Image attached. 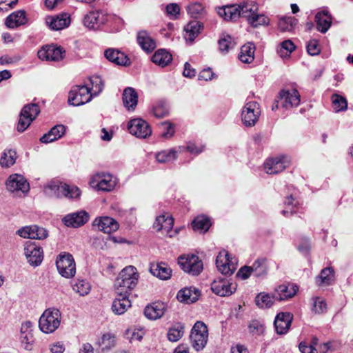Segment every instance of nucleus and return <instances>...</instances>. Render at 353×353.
<instances>
[{
  "instance_id": "f257e3e1",
  "label": "nucleus",
  "mask_w": 353,
  "mask_h": 353,
  "mask_svg": "<svg viewBox=\"0 0 353 353\" xmlns=\"http://www.w3.org/2000/svg\"><path fill=\"white\" fill-rule=\"evenodd\" d=\"M258 10V6L253 2H246L236 5L226 6L220 8L218 14L225 20L235 21L240 17L245 18L248 21Z\"/></svg>"
},
{
  "instance_id": "f03ea898",
  "label": "nucleus",
  "mask_w": 353,
  "mask_h": 353,
  "mask_svg": "<svg viewBox=\"0 0 353 353\" xmlns=\"http://www.w3.org/2000/svg\"><path fill=\"white\" fill-rule=\"evenodd\" d=\"M139 274L136 268L130 265L123 268L116 279L114 287L117 294H130L137 285Z\"/></svg>"
},
{
  "instance_id": "7ed1b4c3",
  "label": "nucleus",
  "mask_w": 353,
  "mask_h": 353,
  "mask_svg": "<svg viewBox=\"0 0 353 353\" xmlns=\"http://www.w3.org/2000/svg\"><path fill=\"white\" fill-rule=\"evenodd\" d=\"M61 323V312L58 309L49 308L44 311L39 319L40 330L46 334L52 333L59 326Z\"/></svg>"
},
{
  "instance_id": "20e7f679",
  "label": "nucleus",
  "mask_w": 353,
  "mask_h": 353,
  "mask_svg": "<svg viewBox=\"0 0 353 353\" xmlns=\"http://www.w3.org/2000/svg\"><path fill=\"white\" fill-rule=\"evenodd\" d=\"M190 337L192 345L195 350H203L208 339V330L206 325L201 321H197L192 329Z\"/></svg>"
},
{
  "instance_id": "39448f33",
  "label": "nucleus",
  "mask_w": 353,
  "mask_h": 353,
  "mask_svg": "<svg viewBox=\"0 0 353 353\" xmlns=\"http://www.w3.org/2000/svg\"><path fill=\"white\" fill-rule=\"evenodd\" d=\"M178 263L184 272L193 276L199 275L203 269L202 261L195 254L179 256Z\"/></svg>"
},
{
  "instance_id": "423d86ee",
  "label": "nucleus",
  "mask_w": 353,
  "mask_h": 353,
  "mask_svg": "<svg viewBox=\"0 0 353 353\" xmlns=\"http://www.w3.org/2000/svg\"><path fill=\"white\" fill-rule=\"evenodd\" d=\"M92 97L90 88L86 85H75L69 92L68 102L74 106H79L89 102Z\"/></svg>"
},
{
  "instance_id": "0eeeda50",
  "label": "nucleus",
  "mask_w": 353,
  "mask_h": 353,
  "mask_svg": "<svg viewBox=\"0 0 353 353\" xmlns=\"http://www.w3.org/2000/svg\"><path fill=\"white\" fill-rule=\"evenodd\" d=\"M59 273L63 277H73L76 273V265L73 256L69 253L60 254L56 261Z\"/></svg>"
},
{
  "instance_id": "6e6552de",
  "label": "nucleus",
  "mask_w": 353,
  "mask_h": 353,
  "mask_svg": "<svg viewBox=\"0 0 353 353\" xmlns=\"http://www.w3.org/2000/svg\"><path fill=\"white\" fill-rule=\"evenodd\" d=\"M261 111L259 105L256 101L248 102L241 112V119L246 127L254 126L259 120Z\"/></svg>"
},
{
  "instance_id": "1a4fd4ad",
  "label": "nucleus",
  "mask_w": 353,
  "mask_h": 353,
  "mask_svg": "<svg viewBox=\"0 0 353 353\" xmlns=\"http://www.w3.org/2000/svg\"><path fill=\"white\" fill-rule=\"evenodd\" d=\"M24 254L28 262L32 266L39 265L43 259V252L41 246L35 242L28 241L26 242Z\"/></svg>"
},
{
  "instance_id": "9d476101",
  "label": "nucleus",
  "mask_w": 353,
  "mask_h": 353,
  "mask_svg": "<svg viewBox=\"0 0 353 353\" xmlns=\"http://www.w3.org/2000/svg\"><path fill=\"white\" fill-rule=\"evenodd\" d=\"M130 133L138 138H146L152 134L149 124L141 118L131 119L128 123Z\"/></svg>"
},
{
  "instance_id": "9b49d317",
  "label": "nucleus",
  "mask_w": 353,
  "mask_h": 353,
  "mask_svg": "<svg viewBox=\"0 0 353 353\" xmlns=\"http://www.w3.org/2000/svg\"><path fill=\"white\" fill-rule=\"evenodd\" d=\"M65 51L61 46L48 45L38 51V57L41 60L59 61L65 57Z\"/></svg>"
},
{
  "instance_id": "f8f14e48",
  "label": "nucleus",
  "mask_w": 353,
  "mask_h": 353,
  "mask_svg": "<svg viewBox=\"0 0 353 353\" xmlns=\"http://www.w3.org/2000/svg\"><path fill=\"white\" fill-rule=\"evenodd\" d=\"M212 291L218 296H227L232 294L236 290V285L228 279L219 278L211 284Z\"/></svg>"
},
{
  "instance_id": "ddd939ff",
  "label": "nucleus",
  "mask_w": 353,
  "mask_h": 353,
  "mask_svg": "<svg viewBox=\"0 0 353 353\" xmlns=\"http://www.w3.org/2000/svg\"><path fill=\"white\" fill-rule=\"evenodd\" d=\"M278 98L281 101V105L285 109L297 107L301 102V96L296 89L282 90L279 92Z\"/></svg>"
},
{
  "instance_id": "4468645a",
  "label": "nucleus",
  "mask_w": 353,
  "mask_h": 353,
  "mask_svg": "<svg viewBox=\"0 0 353 353\" xmlns=\"http://www.w3.org/2000/svg\"><path fill=\"white\" fill-rule=\"evenodd\" d=\"M290 160L286 156H279L270 159L264 163L265 172L269 174H274L284 170L289 165Z\"/></svg>"
},
{
  "instance_id": "2eb2a0df",
  "label": "nucleus",
  "mask_w": 353,
  "mask_h": 353,
  "mask_svg": "<svg viewBox=\"0 0 353 353\" xmlns=\"http://www.w3.org/2000/svg\"><path fill=\"white\" fill-rule=\"evenodd\" d=\"M216 265L218 270L225 276H231L236 270L235 265L230 261L229 254L225 250L221 251L216 256Z\"/></svg>"
},
{
  "instance_id": "dca6fc26",
  "label": "nucleus",
  "mask_w": 353,
  "mask_h": 353,
  "mask_svg": "<svg viewBox=\"0 0 353 353\" xmlns=\"http://www.w3.org/2000/svg\"><path fill=\"white\" fill-rule=\"evenodd\" d=\"M17 234L23 237L31 239H44L48 236V231L37 225L25 226L19 229Z\"/></svg>"
},
{
  "instance_id": "f3484780",
  "label": "nucleus",
  "mask_w": 353,
  "mask_h": 353,
  "mask_svg": "<svg viewBox=\"0 0 353 353\" xmlns=\"http://www.w3.org/2000/svg\"><path fill=\"white\" fill-rule=\"evenodd\" d=\"M89 218L90 216L88 212L81 210L65 215L62 219V221L68 227L77 228L86 223Z\"/></svg>"
},
{
  "instance_id": "a211bd4d",
  "label": "nucleus",
  "mask_w": 353,
  "mask_h": 353,
  "mask_svg": "<svg viewBox=\"0 0 353 353\" xmlns=\"http://www.w3.org/2000/svg\"><path fill=\"white\" fill-rule=\"evenodd\" d=\"M92 225L97 227L98 230L106 234L117 231L119 227L118 222L114 219L108 216L96 218Z\"/></svg>"
},
{
  "instance_id": "6ab92c4d",
  "label": "nucleus",
  "mask_w": 353,
  "mask_h": 353,
  "mask_svg": "<svg viewBox=\"0 0 353 353\" xmlns=\"http://www.w3.org/2000/svg\"><path fill=\"white\" fill-rule=\"evenodd\" d=\"M105 21L106 17L102 12L91 11L84 17L83 24L89 29L96 30L105 23Z\"/></svg>"
},
{
  "instance_id": "aec40b11",
  "label": "nucleus",
  "mask_w": 353,
  "mask_h": 353,
  "mask_svg": "<svg viewBox=\"0 0 353 353\" xmlns=\"http://www.w3.org/2000/svg\"><path fill=\"white\" fill-rule=\"evenodd\" d=\"M7 188L9 190L14 192L21 190L26 192L29 190V183L26 179L21 174H14L9 176L6 182Z\"/></svg>"
},
{
  "instance_id": "412c9836",
  "label": "nucleus",
  "mask_w": 353,
  "mask_h": 353,
  "mask_svg": "<svg viewBox=\"0 0 353 353\" xmlns=\"http://www.w3.org/2000/svg\"><path fill=\"white\" fill-rule=\"evenodd\" d=\"M293 316L290 312H281L276 315L274 325L279 334H285L290 327Z\"/></svg>"
},
{
  "instance_id": "4be33fe9",
  "label": "nucleus",
  "mask_w": 353,
  "mask_h": 353,
  "mask_svg": "<svg viewBox=\"0 0 353 353\" xmlns=\"http://www.w3.org/2000/svg\"><path fill=\"white\" fill-rule=\"evenodd\" d=\"M174 225V219L172 216L168 214H162L158 216L153 224V227L157 231L163 230L165 232L166 235L172 237L173 234H171L172 229Z\"/></svg>"
},
{
  "instance_id": "5701e85b",
  "label": "nucleus",
  "mask_w": 353,
  "mask_h": 353,
  "mask_svg": "<svg viewBox=\"0 0 353 353\" xmlns=\"http://www.w3.org/2000/svg\"><path fill=\"white\" fill-rule=\"evenodd\" d=\"M299 288L295 284H282L275 290L274 298L276 301H281L293 297L297 292Z\"/></svg>"
},
{
  "instance_id": "b1692460",
  "label": "nucleus",
  "mask_w": 353,
  "mask_h": 353,
  "mask_svg": "<svg viewBox=\"0 0 353 353\" xmlns=\"http://www.w3.org/2000/svg\"><path fill=\"white\" fill-rule=\"evenodd\" d=\"M46 21L51 30H60L69 26L70 18L67 14H61L54 17H48Z\"/></svg>"
},
{
  "instance_id": "393cba45",
  "label": "nucleus",
  "mask_w": 353,
  "mask_h": 353,
  "mask_svg": "<svg viewBox=\"0 0 353 353\" xmlns=\"http://www.w3.org/2000/svg\"><path fill=\"white\" fill-rule=\"evenodd\" d=\"M26 11L19 10L11 13L6 19L5 24L8 28H15L27 23Z\"/></svg>"
},
{
  "instance_id": "a878e982",
  "label": "nucleus",
  "mask_w": 353,
  "mask_h": 353,
  "mask_svg": "<svg viewBox=\"0 0 353 353\" xmlns=\"http://www.w3.org/2000/svg\"><path fill=\"white\" fill-rule=\"evenodd\" d=\"M165 310L166 307L164 303L154 302L145 307L144 314L149 319L156 320L164 314Z\"/></svg>"
},
{
  "instance_id": "bb28decb",
  "label": "nucleus",
  "mask_w": 353,
  "mask_h": 353,
  "mask_svg": "<svg viewBox=\"0 0 353 353\" xmlns=\"http://www.w3.org/2000/svg\"><path fill=\"white\" fill-rule=\"evenodd\" d=\"M122 100L127 110H134L138 103V94L135 89L132 87L125 88L123 92Z\"/></svg>"
},
{
  "instance_id": "cd10ccee",
  "label": "nucleus",
  "mask_w": 353,
  "mask_h": 353,
  "mask_svg": "<svg viewBox=\"0 0 353 353\" xmlns=\"http://www.w3.org/2000/svg\"><path fill=\"white\" fill-rule=\"evenodd\" d=\"M137 40L142 50L148 53L153 51L157 47L155 41L146 30L138 32Z\"/></svg>"
},
{
  "instance_id": "c85d7f7f",
  "label": "nucleus",
  "mask_w": 353,
  "mask_h": 353,
  "mask_svg": "<svg viewBox=\"0 0 353 353\" xmlns=\"http://www.w3.org/2000/svg\"><path fill=\"white\" fill-rule=\"evenodd\" d=\"M150 272L161 280H168L171 278L172 271L168 264L161 262L152 263Z\"/></svg>"
},
{
  "instance_id": "c756f323",
  "label": "nucleus",
  "mask_w": 353,
  "mask_h": 353,
  "mask_svg": "<svg viewBox=\"0 0 353 353\" xmlns=\"http://www.w3.org/2000/svg\"><path fill=\"white\" fill-rule=\"evenodd\" d=\"M104 55L108 61L119 65H127L129 62L127 55L117 49L108 48L105 51Z\"/></svg>"
},
{
  "instance_id": "7c9ffc66",
  "label": "nucleus",
  "mask_w": 353,
  "mask_h": 353,
  "mask_svg": "<svg viewBox=\"0 0 353 353\" xmlns=\"http://www.w3.org/2000/svg\"><path fill=\"white\" fill-rule=\"evenodd\" d=\"M128 294H118V297L116 298L112 303V312L117 315L123 314L131 306V302L128 299Z\"/></svg>"
},
{
  "instance_id": "2f4dec72",
  "label": "nucleus",
  "mask_w": 353,
  "mask_h": 353,
  "mask_svg": "<svg viewBox=\"0 0 353 353\" xmlns=\"http://www.w3.org/2000/svg\"><path fill=\"white\" fill-rule=\"evenodd\" d=\"M68 184L59 181H51L45 188L46 194L50 197L60 198L68 192Z\"/></svg>"
},
{
  "instance_id": "473e14b6",
  "label": "nucleus",
  "mask_w": 353,
  "mask_h": 353,
  "mask_svg": "<svg viewBox=\"0 0 353 353\" xmlns=\"http://www.w3.org/2000/svg\"><path fill=\"white\" fill-rule=\"evenodd\" d=\"M200 292L199 290L193 287H190L179 290L176 297L180 302L190 304L197 301Z\"/></svg>"
},
{
  "instance_id": "72a5a7b5",
  "label": "nucleus",
  "mask_w": 353,
  "mask_h": 353,
  "mask_svg": "<svg viewBox=\"0 0 353 353\" xmlns=\"http://www.w3.org/2000/svg\"><path fill=\"white\" fill-rule=\"evenodd\" d=\"M97 184L96 188L99 190L110 192L114 189L116 185V181L110 174H98L97 176Z\"/></svg>"
},
{
  "instance_id": "f704fd0d",
  "label": "nucleus",
  "mask_w": 353,
  "mask_h": 353,
  "mask_svg": "<svg viewBox=\"0 0 353 353\" xmlns=\"http://www.w3.org/2000/svg\"><path fill=\"white\" fill-rule=\"evenodd\" d=\"M65 132V127L63 125H56L52 128L48 133L44 134L40 141L43 143H49L62 137Z\"/></svg>"
},
{
  "instance_id": "c9c22d12",
  "label": "nucleus",
  "mask_w": 353,
  "mask_h": 353,
  "mask_svg": "<svg viewBox=\"0 0 353 353\" xmlns=\"http://www.w3.org/2000/svg\"><path fill=\"white\" fill-rule=\"evenodd\" d=\"M316 28L319 31L325 33L332 24V17L327 10L319 12L316 16Z\"/></svg>"
},
{
  "instance_id": "e433bc0d",
  "label": "nucleus",
  "mask_w": 353,
  "mask_h": 353,
  "mask_svg": "<svg viewBox=\"0 0 353 353\" xmlns=\"http://www.w3.org/2000/svg\"><path fill=\"white\" fill-rule=\"evenodd\" d=\"M152 61L162 68L168 65L172 61V54L165 49H159L152 57Z\"/></svg>"
},
{
  "instance_id": "4c0bfd02",
  "label": "nucleus",
  "mask_w": 353,
  "mask_h": 353,
  "mask_svg": "<svg viewBox=\"0 0 353 353\" xmlns=\"http://www.w3.org/2000/svg\"><path fill=\"white\" fill-rule=\"evenodd\" d=\"M255 46L252 43H248L241 48L239 59L245 63H250L254 59Z\"/></svg>"
},
{
  "instance_id": "58836bf2",
  "label": "nucleus",
  "mask_w": 353,
  "mask_h": 353,
  "mask_svg": "<svg viewBox=\"0 0 353 353\" xmlns=\"http://www.w3.org/2000/svg\"><path fill=\"white\" fill-rule=\"evenodd\" d=\"M202 28L203 25L200 21L196 20L190 21L184 28L186 39L191 41H194Z\"/></svg>"
},
{
  "instance_id": "ea45409f",
  "label": "nucleus",
  "mask_w": 353,
  "mask_h": 353,
  "mask_svg": "<svg viewBox=\"0 0 353 353\" xmlns=\"http://www.w3.org/2000/svg\"><path fill=\"white\" fill-rule=\"evenodd\" d=\"M334 271L332 268L328 267L323 269L320 274L316 278L317 285H328L334 281Z\"/></svg>"
},
{
  "instance_id": "a19ab883",
  "label": "nucleus",
  "mask_w": 353,
  "mask_h": 353,
  "mask_svg": "<svg viewBox=\"0 0 353 353\" xmlns=\"http://www.w3.org/2000/svg\"><path fill=\"white\" fill-rule=\"evenodd\" d=\"M252 274L256 277H263L268 273L267 260L265 258L257 259L251 265Z\"/></svg>"
},
{
  "instance_id": "79ce46f5",
  "label": "nucleus",
  "mask_w": 353,
  "mask_h": 353,
  "mask_svg": "<svg viewBox=\"0 0 353 353\" xmlns=\"http://www.w3.org/2000/svg\"><path fill=\"white\" fill-rule=\"evenodd\" d=\"M275 301L276 300L274 293L270 295L265 292H261L255 298L256 305L261 308L270 307Z\"/></svg>"
},
{
  "instance_id": "37998d69",
  "label": "nucleus",
  "mask_w": 353,
  "mask_h": 353,
  "mask_svg": "<svg viewBox=\"0 0 353 353\" xmlns=\"http://www.w3.org/2000/svg\"><path fill=\"white\" fill-rule=\"evenodd\" d=\"M211 225L210 220L204 216H197L192 223V227L195 231L207 232Z\"/></svg>"
},
{
  "instance_id": "c03bdc74",
  "label": "nucleus",
  "mask_w": 353,
  "mask_h": 353,
  "mask_svg": "<svg viewBox=\"0 0 353 353\" xmlns=\"http://www.w3.org/2000/svg\"><path fill=\"white\" fill-rule=\"evenodd\" d=\"M98 345L101 347V352H107L114 347L115 337L110 333L105 334L98 341Z\"/></svg>"
},
{
  "instance_id": "a18cd8bd",
  "label": "nucleus",
  "mask_w": 353,
  "mask_h": 353,
  "mask_svg": "<svg viewBox=\"0 0 353 353\" xmlns=\"http://www.w3.org/2000/svg\"><path fill=\"white\" fill-rule=\"evenodd\" d=\"M17 159V153L14 150H5L0 159V165L3 168H8L14 164Z\"/></svg>"
},
{
  "instance_id": "49530a36",
  "label": "nucleus",
  "mask_w": 353,
  "mask_h": 353,
  "mask_svg": "<svg viewBox=\"0 0 353 353\" xmlns=\"http://www.w3.org/2000/svg\"><path fill=\"white\" fill-rule=\"evenodd\" d=\"M332 107L335 112L344 111L347 108V101L344 97L333 94L331 97Z\"/></svg>"
},
{
  "instance_id": "de8ad7c7",
  "label": "nucleus",
  "mask_w": 353,
  "mask_h": 353,
  "mask_svg": "<svg viewBox=\"0 0 353 353\" xmlns=\"http://www.w3.org/2000/svg\"><path fill=\"white\" fill-rule=\"evenodd\" d=\"M297 22V19L293 17H283L279 21V28L282 32H290L294 30Z\"/></svg>"
},
{
  "instance_id": "09e8293b",
  "label": "nucleus",
  "mask_w": 353,
  "mask_h": 353,
  "mask_svg": "<svg viewBox=\"0 0 353 353\" xmlns=\"http://www.w3.org/2000/svg\"><path fill=\"white\" fill-rule=\"evenodd\" d=\"M176 158V152L174 149L163 150L156 154L157 161L161 163L173 161Z\"/></svg>"
},
{
  "instance_id": "8fccbe9b",
  "label": "nucleus",
  "mask_w": 353,
  "mask_h": 353,
  "mask_svg": "<svg viewBox=\"0 0 353 353\" xmlns=\"http://www.w3.org/2000/svg\"><path fill=\"white\" fill-rule=\"evenodd\" d=\"M296 46L291 40H285L281 43L277 52L281 58L290 57V54L295 50Z\"/></svg>"
},
{
  "instance_id": "3c124183",
  "label": "nucleus",
  "mask_w": 353,
  "mask_h": 353,
  "mask_svg": "<svg viewBox=\"0 0 353 353\" xmlns=\"http://www.w3.org/2000/svg\"><path fill=\"white\" fill-rule=\"evenodd\" d=\"M184 333V326L179 323L169 329L168 332V339L172 342L179 341Z\"/></svg>"
},
{
  "instance_id": "603ef678",
  "label": "nucleus",
  "mask_w": 353,
  "mask_h": 353,
  "mask_svg": "<svg viewBox=\"0 0 353 353\" xmlns=\"http://www.w3.org/2000/svg\"><path fill=\"white\" fill-rule=\"evenodd\" d=\"M219 48L222 53H227L234 47L235 43L230 35L223 36L219 40Z\"/></svg>"
},
{
  "instance_id": "864d4df0",
  "label": "nucleus",
  "mask_w": 353,
  "mask_h": 353,
  "mask_svg": "<svg viewBox=\"0 0 353 353\" xmlns=\"http://www.w3.org/2000/svg\"><path fill=\"white\" fill-rule=\"evenodd\" d=\"M33 121L32 118H30V116H28L23 112L21 111L17 127V131L19 132H24Z\"/></svg>"
},
{
  "instance_id": "5fc2aeb1",
  "label": "nucleus",
  "mask_w": 353,
  "mask_h": 353,
  "mask_svg": "<svg viewBox=\"0 0 353 353\" xmlns=\"http://www.w3.org/2000/svg\"><path fill=\"white\" fill-rule=\"evenodd\" d=\"M312 301V311L316 314H323L326 312L327 303L324 299L319 297H313Z\"/></svg>"
},
{
  "instance_id": "6e6d98bb",
  "label": "nucleus",
  "mask_w": 353,
  "mask_h": 353,
  "mask_svg": "<svg viewBox=\"0 0 353 353\" xmlns=\"http://www.w3.org/2000/svg\"><path fill=\"white\" fill-rule=\"evenodd\" d=\"M21 111L34 120L40 113V108L37 103H30L26 105Z\"/></svg>"
},
{
  "instance_id": "4d7b16f0",
  "label": "nucleus",
  "mask_w": 353,
  "mask_h": 353,
  "mask_svg": "<svg viewBox=\"0 0 353 353\" xmlns=\"http://www.w3.org/2000/svg\"><path fill=\"white\" fill-rule=\"evenodd\" d=\"M73 290L79 293L81 296H85L90 292V285L88 282L84 280L78 281L73 285Z\"/></svg>"
},
{
  "instance_id": "13d9d810",
  "label": "nucleus",
  "mask_w": 353,
  "mask_h": 353,
  "mask_svg": "<svg viewBox=\"0 0 353 353\" xmlns=\"http://www.w3.org/2000/svg\"><path fill=\"white\" fill-rule=\"evenodd\" d=\"M269 21V19L266 16L263 14H257L256 12H255L250 19L249 23L252 26L256 28L259 26L268 24Z\"/></svg>"
},
{
  "instance_id": "bf43d9fd",
  "label": "nucleus",
  "mask_w": 353,
  "mask_h": 353,
  "mask_svg": "<svg viewBox=\"0 0 353 353\" xmlns=\"http://www.w3.org/2000/svg\"><path fill=\"white\" fill-rule=\"evenodd\" d=\"M90 83L92 84V88L91 90H93L94 91V95H97L101 92H102L104 84L102 79L98 77H92L90 79Z\"/></svg>"
},
{
  "instance_id": "052dcab7",
  "label": "nucleus",
  "mask_w": 353,
  "mask_h": 353,
  "mask_svg": "<svg viewBox=\"0 0 353 353\" xmlns=\"http://www.w3.org/2000/svg\"><path fill=\"white\" fill-rule=\"evenodd\" d=\"M21 343L23 346L24 349L27 350H31L33 347V343L34 339L32 333H26V334L21 335Z\"/></svg>"
},
{
  "instance_id": "680f3d73",
  "label": "nucleus",
  "mask_w": 353,
  "mask_h": 353,
  "mask_svg": "<svg viewBox=\"0 0 353 353\" xmlns=\"http://www.w3.org/2000/svg\"><path fill=\"white\" fill-rule=\"evenodd\" d=\"M169 110L168 105L164 102L159 103L153 109L154 115L157 118H163L168 114Z\"/></svg>"
},
{
  "instance_id": "e2e57ef3",
  "label": "nucleus",
  "mask_w": 353,
  "mask_h": 353,
  "mask_svg": "<svg viewBox=\"0 0 353 353\" xmlns=\"http://www.w3.org/2000/svg\"><path fill=\"white\" fill-rule=\"evenodd\" d=\"M249 331L253 335L259 336L263 334L265 331V327L259 321L254 320L250 323Z\"/></svg>"
},
{
  "instance_id": "0e129e2a",
  "label": "nucleus",
  "mask_w": 353,
  "mask_h": 353,
  "mask_svg": "<svg viewBox=\"0 0 353 353\" xmlns=\"http://www.w3.org/2000/svg\"><path fill=\"white\" fill-rule=\"evenodd\" d=\"M187 10L191 17L197 18L198 16L203 11V7L201 4L195 3L188 6Z\"/></svg>"
},
{
  "instance_id": "69168bd1",
  "label": "nucleus",
  "mask_w": 353,
  "mask_h": 353,
  "mask_svg": "<svg viewBox=\"0 0 353 353\" xmlns=\"http://www.w3.org/2000/svg\"><path fill=\"white\" fill-rule=\"evenodd\" d=\"M307 51L312 56L319 54L320 52V48L318 41L316 40L310 41L307 46Z\"/></svg>"
},
{
  "instance_id": "338daca9",
  "label": "nucleus",
  "mask_w": 353,
  "mask_h": 353,
  "mask_svg": "<svg viewBox=\"0 0 353 353\" xmlns=\"http://www.w3.org/2000/svg\"><path fill=\"white\" fill-rule=\"evenodd\" d=\"M68 192H65L63 196L69 199H78L81 195V190L76 186H70L68 185Z\"/></svg>"
},
{
  "instance_id": "774afa93",
  "label": "nucleus",
  "mask_w": 353,
  "mask_h": 353,
  "mask_svg": "<svg viewBox=\"0 0 353 353\" xmlns=\"http://www.w3.org/2000/svg\"><path fill=\"white\" fill-rule=\"evenodd\" d=\"M166 11L169 16L173 17V18L176 19L177 15L179 14L180 8L176 3H169L166 6Z\"/></svg>"
}]
</instances>
